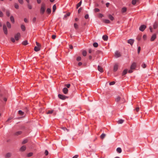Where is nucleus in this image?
<instances>
[{
    "label": "nucleus",
    "instance_id": "f257e3e1",
    "mask_svg": "<svg viewBox=\"0 0 158 158\" xmlns=\"http://www.w3.org/2000/svg\"><path fill=\"white\" fill-rule=\"evenodd\" d=\"M45 10V6L44 3H42L41 4V7L40 9V13L41 14L43 15Z\"/></svg>",
    "mask_w": 158,
    "mask_h": 158
},
{
    "label": "nucleus",
    "instance_id": "f03ea898",
    "mask_svg": "<svg viewBox=\"0 0 158 158\" xmlns=\"http://www.w3.org/2000/svg\"><path fill=\"white\" fill-rule=\"evenodd\" d=\"M58 97L60 99L63 100H64L68 98V97L61 94H59L58 95Z\"/></svg>",
    "mask_w": 158,
    "mask_h": 158
},
{
    "label": "nucleus",
    "instance_id": "7ed1b4c3",
    "mask_svg": "<svg viewBox=\"0 0 158 158\" xmlns=\"http://www.w3.org/2000/svg\"><path fill=\"white\" fill-rule=\"evenodd\" d=\"M3 29L4 34L6 35H7L8 33L5 24L3 25Z\"/></svg>",
    "mask_w": 158,
    "mask_h": 158
},
{
    "label": "nucleus",
    "instance_id": "20e7f679",
    "mask_svg": "<svg viewBox=\"0 0 158 158\" xmlns=\"http://www.w3.org/2000/svg\"><path fill=\"white\" fill-rule=\"evenodd\" d=\"M20 36L21 35L20 33L18 32L15 35V38L16 40H18Z\"/></svg>",
    "mask_w": 158,
    "mask_h": 158
},
{
    "label": "nucleus",
    "instance_id": "39448f33",
    "mask_svg": "<svg viewBox=\"0 0 158 158\" xmlns=\"http://www.w3.org/2000/svg\"><path fill=\"white\" fill-rule=\"evenodd\" d=\"M146 28V26L145 25H141L139 28L140 31H143Z\"/></svg>",
    "mask_w": 158,
    "mask_h": 158
},
{
    "label": "nucleus",
    "instance_id": "423d86ee",
    "mask_svg": "<svg viewBox=\"0 0 158 158\" xmlns=\"http://www.w3.org/2000/svg\"><path fill=\"white\" fill-rule=\"evenodd\" d=\"M136 67V64L135 63H133L131 65L130 69H135Z\"/></svg>",
    "mask_w": 158,
    "mask_h": 158
},
{
    "label": "nucleus",
    "instance_id": "0eeeda50",
    "mask_svg": "<svg viewBox=\"0 0 158 158\" xmlns=\"http://www.w3.org/2000/svg\"><path fill=\"white\" fill-rule=\"evenodd\" d=\"M134 40L132 39H130L128 40L127 43L130 44L131 46H132L134 42Z\"/></svg>",
    "mask_w": 158,
    "mask_h": 158
},
{
    "label": "nucleus",
    "instance_id": "6e6552de",
    "mask_svg": "<svg viewBox=\"0 0 158 158\" xmlns=\"http://www.w3.org/2000/svg\"><path fill=\"white\" fill-rule=\"evenodd\" d=\"M156 34H154L153 35H152V36L150 40L151 41H153L155 40L156 39Z\"/></svg>",
    "mask_w": 158,
    "mask_h": 158
},
{
    "label": "nucleus",
    "instance_id": "1a4fd4ad",
    "mask_svg": "<svg viewBox=\"0 0 158 158\" xmlns=\"http://www.w3.org/2000/svg\"><path fill=\"white\" fill-rule=\"evenodd\" d=\"M63 92L65 94H66L68 93V89L67 88H64L62 90Z\"/></svg>",
    "mask_w": 158,
    "mask_h": 158
},
{
    "label": "nucleus",
    "instance_id": "9d476101",
    "mask_svg": "<svg viewBox=\"0 0 158 158\" xmlns=\"http://www.w3.org/2000/svg\"><path fill=\"white\" fill-rule=\"evenodd\" d=\"M98 70L101 73L103 72V68L100 66L98 65Z\"/></svg>",
    "mask_w": 158,
    "mask_h": 158
},
{
    "label": "nucleus",
    "instance_id": "9b49d317",
    "mask_svg": "<svg viewBox=\"0 0 158 158\" xmlns=\"http://www.w3.org/2000/svg\"><path fill=\"white\" fill-rule=\"evenodd\" d=\"M118 66L117 64H115L114 67L113 71L114 72H116L118 69Z\"/></svg>",
    "mask_w": 158,
    "mask_h": 158
},
{
    "label": "nucleus",
    "instance_id": "f8f14e48",
    "mask_svg": "<svg viewBox=\"0 0 158 158\" xmlns=\"http://www.w3.org/2000/svg\"><path fill=\"white\" fill-rule=\"evenodd\" d=\"M158 26V22L156 21L153 25V28L154 29H156Z\"/></svg>",
    "mask_w": 158,
    "mask_h": 158
},
{
    "label": "nucleus",
    "instance_id": "ddd939ff",
    "mask_svg": "<svg viewBox=\"0 0 158 158\" xmlns=\"http://www.w3.org/2000/svg\"><path fill=\"white\" fill-rule=\"evenodd\" d=\"M26 149V147L25 146H23L21 147L20 149V151L21 152H23Z\"/></svg>",
    "mask_w": 158,
    "mask_h": 158
},
{
    "label": "nucleus",
    "instance_id": "4468645a",
    "mask_svg": "<svg viewBox=\"0 0 158 158\" xmlns=\"http://www.w3.org/2000/svg\"><path fill=\"white\" fill-rule=\"evenodd\" d=\"M115 56L116 57H120L121 56V55L120 54V53L119 52H118L117 51H116L115 52Z\"/></svg>",
    "mask_w": 158,
    "mask_h": 158
},
{
    "label": "nucleus",
    "instance_id": "2eb2a0df",
    "mask_svg": "<svg viewBox=\"0 0 158 158\" xmlns=\"http://www.w3.org/2000/svg\"><path fill=\"white\" fill-rule=\"evenodd\" d=\"M40 49V48L39 47L35 46L34 48V50L35 52H38Z\"/></svg>",
    "mask_w": 158,
    "mask_h": 158
},
{
    "label": "nucleus",
    "instance_id": "dca6fc26",
    "mask_svg": "<svg viewBox=\"0 0 158 158\" xmlns=\"http://www.w3.org/2000/svg\"><path fill=\"white\" fill-rule=\"evenodd\" d=\"M102 39L104 41H107L108 39V36L106 35H104L103 36Z\"/></svg>",
    "mask_w": 158,
    "mask_h": 158
},
{
    "label": "nucleus",
    "instance_id": "f3484780",
    "mask_svg": "<svg viewBox=\"0 0 158 158\" xmlns=\"http://www.w3.org/2000/svg\"><path fill=\"white\" fill-rule=\"evenodd\" d=\"M127 71L128 70L127 69L124 70L122 73V76H123L126 75L127 73Z\"/></svg>",
    "mask_w": 158,
    "mask_h": 158
},
{
    "label": "nucleus",
    "instance_id": "a211bd4d",
    "mask_svg": "<svg viewBox=\"0 0 158 158\" xmlns=\"http://www.w3.org/2000/svg\"><path fill=\"white\" fill-rule=\"evenodd\" d=\"M108 17L111 21H113L114 19V17L111 15H108Z\"/></svg>",
    "mask_w": 158,
    "mask_h": 158
},
{
    "label": "nucleus",
    "instance_id": "6ab92c4d",
    "mask_svg": "<svg viewBox=\"0 0 158 158\" xmlns=\"http://www.w3.org/2000/svg\"><path fill=\"white\" fill-rule=\"evenodd\" d=\"M11 156V154L10 152H8L6 155L5 157L6 158H9Z\"/></svg>",
    "mask_w": 158,
    "mask_h": 158
},
{
    "label": "nucleus",
    "instance_id": "aec40b11",
    "mask_svg": "<svg viewBox=\"0 0 158 158\" xmlns=\"http://www.w3.org/2000/svg\"><path fill=\"white\" fill-rule=\"evenodd\" d=\"M21 29L23 31H25L26 30V27L25 26L23 25H21Z\"/></svg>",
    "mask_w": 158,
    "mask_h": 158
},
{
    "label": "nucleus",
    "instance_id": "412c9836",
    "mask_svg": "<svg viewBox=\"0 0 158 158\" xmlns=\"http://www.w3.org/2000/svg\"><path fill=\"white\" fill-rule=\"evenodd\" d=\"M10 20L11 22L13 23H15V19L14 18V17L13 16H11L10 17Z\"/></svg>",
    "mask_w": 158,
    "mask_h": 158
},
{
    "label": "nucleus",
    "instance_id": "4be33fe9",
    "mask_svg": "<svg viewBox=\"0 0 158 158\" xmlns=\"http://www.w3.org/2000/svg\"><path fill=\"white\" fill-rule=\"evenodd\" d=\"M139 0H132V1L131 3L132 4L134 5L136 4L137 2Z\"/></svg>",
    "mask_w": 158,
    "mask_h": 158
},
{
    "label": "nucleus",
    "instance_id": "5701e85b",
    "mask_svg": "<svg viewBox=\"0 0 158 158\" xmlns=\"http://www.w3.org/2000/svg\"><path fill=\"white\" fill-rule=\"evenodd\" d=\"M127 8L125 7H123L122 9V12L123 13H124L127 11Z\"/></svg>",
    "mask_w": 158,
    "mask_h": 158
},
{
    "label": "nucleus",
    "instance_id": "b1692460",
    "mask_svg": "<svg viewBox=\"0 0 158 158\" xmlns=\"http://www.w3.org/2000/svg\"><path fill=\"white\" fill-rule=\"evenodd\" d=\"M121 97L119 96H118L115 99V101L117 102H118L121 100Z\"/></svg>",
    "mask_w": 158,
    "mask_h": 158
},
{
    "label": "nucleus",
    "instance_id": "393cba45",
    "mask_svg": "<svg viewBox=\"0 0 158 158\" xmlns=\"http://www.w3.org/2000/svg\"><path fill=\"white\" fill-rule=\"evenodd\" d=\"M6 26L8 28H11V26L10 23L8 21L6 22Z\"/></svg>",
    "mask_w": 158,
    "mask_h": 158
},
{
    "label": "nucleus",
    "instance_id": "a878e982",
    "mask_svg": "<svg viewBox=\"0 0 158 158\" xmlns=\"http://www.w3.org/2000/svg\"><path fill=\"white\" fill-rule=\"evenodd\" d=\"M82 3V1H81L79 3H78L77 4V5L76 6V8L78 9L81 5Z\"/></svg>",
    "mask_w": 158,
    "mask_h": 158
},
{
    "label": "nucleus",
    "instance_id": "bb28decb",
    "mask_svg": "<svg viewBox=\"0 0 158 158\" xmlns=\"http://www.w3.org/2000/svg\"><path fill=\"white\" fill-rule=\"evenodd\" d=\"M22 44L24 45H27L28 44L27 41V40H25L23 41L22 43Z\"/></svg>",
    "mask_w": 158,
    "mask_h": 158
},
{
    "label": "nucleus",
    "instance_id": "cd10ccee",
    "mask_svg": "<svg viewBox=\"0 0 158 158\" xmlns=\"http://www.w3.org/2000/svg\"><path fill=\"white\" fill-rule=\"evenodd\" d=\"M18 114L21 116H22L24 114V112L21 110H19L18 111Z\"/></svg>",
    "mask_w": 158,
    "mask_h": 158
},
{
    "label": "nucleus",
    "instance_id": "c85d7f7f",
    "mask_svg": "<svg viewBox=\"0 0 158 158\" xmlns=\"http://www.w3.org/2000/svg\"><path fill=\"white\" fill-rule=\"evenodd\" d=\"M82 55L84 56H85L87 55V52L85 50H83L82 52Z\"/></svg>",
    "mask_w": 158,
    "mask_h": 158
},
{
    "label": "nucleus",
    "instance_id": "c756f323",
    "mask_svg": "<svg viewBox=\"0 0 158 158\" xmlns=\"http://www.w3.org/2000/svg\"><path fill=\"white\" fill-rule=\"evenodd\" d=\"M46 11L48 14H50L51 13V9L49 8H48L47 10Z\"/></svg>",
    "mask_w": 158,
    "mask_h": 158
},
{
    "label": "nucleus",
    "instance_id": "7c9ffc66",
    "mask_svg": "<svg viewBox=\"0 0 158 158\" xmlns=\"http://www.w3.org/2000/svg\"><path fill=\"white\" fill-rule=\"evenodd\" d=\"M141 38V35H138L137 37V40L139 41L140 40Z\"/></svg>",
    "mask_w": 158,
    "mask_h": 158
},
{
    "label": "nucleus",
    "instance_id": "2f4dec72",
    "mask_svg": "<svg viewBox=\"0 0 158 158\" xmlns=\"http://www.w3.org/2000/svg\"><path fill=\"white\" fill-rule=\"evenodd\" d=\"M116 150L117 152L119 153H120L122 152V149L120 148H117Z\"/></svg>",
    "mask_w": 158,
    "mask_h": 158
},
{
    "label": "nucleus",
    "instance_id": "473e14b6",
    "mask_svg": "<svg viewBox=\"0 0 158 158\" xmlns=\"http://www.w3.org/2000/svg\"><path fill=\"white\" fill-rule=\"evenodd\" d=\"M22 133V131H17L15 133V135H18L21 134Z\"/></svg>",
    "mask_w": 158,
    "mask_h": 158
},
{
    "label": "nucleus",
    "instance_id": "72a5a7b5",
    "mask_svg": "<svg viewBox=\"0 0 158 158\" xmlns=\"http://www.w3.org/2000/svg\"><path fill=\"white\" fill-rule=\"evenodd\" d=\"M106 135L104 133H102L100 136V138L102 139H103L105 137Z\"/></svg>",
    "mask_w": 158,
    "mask_h": 158
},
{
    "label": "nucleus",
    "instance_id": "f704fd0d",
    "mask_svg": "<svg viewBox=\"0 0 158 158\" xmlns=\"http://www.w3.org/2000/svg\"><path fill=\"white\" fill-rule=\"evenodd\" d=\"M56 9V6L55 4L53 6V12H55Z\"/></svg>",
    "mask_w": 158,
    "mask_h": 158
},
{
    "label": "nucleus",
    "instance_id": "c9c22d12",
    "mask_svg": "<svg viewBox=\"0 0 158 158\" xmlns=\"http://www.w3.org/2000/svg\"><path fill=\"white\" fill-rule=\"evenodd\" d=\"M104 22L106 23H110V21L108 19H105Z\"/></svg>",
    "mask_w": 158,
    "mask_h": 158
},
{
    "label": "nucleus",
    "instance_id": "e433bc0d",
    "mask_svg": "<svg viewBox=\"0 0 158 158\" xmlns=\"http://www.w3.org/2000/svg\"><path fill=\"white\" fill-rule=\"evenodd\" d=\"M102 53V52L100 50H97L96 52V55H98L99 54Z\"/></svg>",
    "mask_w": 158,
    "mask_h": 158
},
{
    "label": "nucleus",
    "instance_id": "4c0bfd02",
    "mask_svg": "<svg viewBox=\"0 0 158 158\" xmlns=\"http://www.w3.org/2000/svg\"><path fill=\"white\" fill-rule=\"evenodd\" d=\"M33 155V153L32 152H30L27 154V157H30L32 156Z\"/></svg>",
    "mask_w": 158,
    "mask_h": 158
},
{
    "label": "nucleus",
    "instance_id": "58836bf2",
    "mask_svg": "<svg viewBox=\"0 0 158 158\" xmlns=\"http://www.w3.org/2000/svg\"><path fill=\"white\" fill-rule=\"evenodd\" d=\"M14 6H15V7L17 9H18L19 8V5H18V4H17L16 3H15Z\"/></svg>",
    "mask_w": 158,
    "mask_h": 158
},
{
    "label": "nucleus",
    "instance_id": "ea45409f",
    "mask_svg": "<svg viewBox=\"0 0 158 158\" xmlns=\"http://www.w3.org/2000/svg\"><path fill=\"white\" fill-rule=\"evenodd\" d=\"M93 45L94 47L97 48L98 46V44L97 43L95 42L93 43Z\"/></svg>",
    "mask_w": 158,
    "mask_h": 158
},
{
    "label": "nucleus",
    "instance_id": "a19ab883",
    "mask_svg": "<svg viewBox=\"0 0 158 158\" xmlns=\"http://www.w3.org/2000/svg\"><path fill=\"white\" fill-rule=\"evenodd\" d=\"M28 142V140L27 139H25L22 142V144H24L25 143H27Z\"/></svg>",
    "mask_w": 158,
    "mask_h": 158
},
{
    "label": "nucleus",
    "instance_id": "79ce46f5",
    "mask_svg": "<svg viewBox=\"0 0 158 158\" xmlns=\"http://www.w3.org/2000/svg\"><path fill=\"white\" fill-rule=\"evenodd\" d=\"M74 28L75 29H77L78 28V25L76 23H75L74 24Z\"/></svg>",
    "mask_w": 158,
    "mask_h": 158
},
{
    "label": "nucleus",
    "instance_id": "37998d69",
    "mask_svg": "<svg viewBox=\"0 0 158 158\" xmlns=\"http://www.w3.org/2000/svg\"><path fill=\"white\" fill-rule=\"evenodd\" d=\"M124 122V120L121 119L118 121V123L119 124L122 123Z\"/></svg>",
    "mask_w": 158,
    "mask_h": 158
},
{
    "label": "nucleus",
    "instance_id": "c03bdc74",
    "mask_svg": "<svg viewBox=\"0 0 158 158\" xmlns=\"http://www.w3.org/2000/svg\"><path fill=\"white\" fill-rule=\"evenodd\" d=\"M53 110H48L46 112V114H52L53 113Z\"/></svg>",
    "mask_w": 158,
    "mask_h": 158
},
{
    "label": "nucleus",
    "instance_id": "a18cd8bd",
    "mask_svg": "<svg viewBox=\"0 0 158 158\" xmlns=\"http://www.w3.org/2000/svg\"><path fill=\"white\" fill-rule=\"evenodd\" d=\"M6 15L7 16L9 17L10 15V12L9 10H7L6 12Z\"/></svg>",
    "mask_w": 158,
    "mask_h": 158
},
{
    "label": "nucleus",
    "instance_id": "49530a36",
    "mask_svg": "<svg viewBox=\"0 0 158 158\" xmlns=\"http://www.w3.org/2000/svg\"><path fill=\"white\" fill-rule=\"evenodd\" d=\"M70 13L69 12H68V13H67L64 16V17L66 18V17H67V16H69L70 15Z\"/></svg>",
    "mask_w": 158,
    "mask_h": 158
},
{
    "label": "nucleus",
    "instance_id": "de8ad7c7",
    "mask_svg": "<svg viewBox=\"0 0 158 158\" xmlns=\"http://www.w3.org/2000/svg\"><path fill=\"white\" fill-rule=\"evenodd\" d=\"M94 11L95 12H97L100 11V10L97 8H95L94 9Z\"/></svg>",
    "mask_w": 158,
    "mask_h": 158
},
{
    "label": "nucleus",
    "instance_id": "09e8293b",
    "mask_svg": "<svg viewBox=\"0 0 158 158\" xmlns=\"http://www.w3.org/2000/svg\"><path fill=\"white\" fill-rule=\"evenodd\" d=\"M76 60L77 61H79L81 60V57L80 56H78L77 57Z\"/></svg>",
    "mask_w": 158,
    "mask_h": 158
},
{
    "label": "nucleus",
    "instance_id": "8fccbe9b",
    "mask_svg": "<svg viewBox=\"0 0 158 158\" xmlns=\"http://www.w3.org/2000/svg\"><path fill=\"white\" fill-rule=\"evenodd\" d=\"M36 45L37 46V47H40V48H41V45L38 42H36Z\"/></svg>",
    "mask_w": 158,
    "mask_h": 158
},
{
    "label": "nucleus",
    "instance_id": "3c124183",
    "mask_svg": "<svg viewBox=\"0 0 158 158\" xmlns=\"http://www.w3.org/2000/svg\"><path fill=\"white\" fill-rule=\"evenodd\" d=\"M65 86H66L67 88H69L70 86V84H67L65 85Z\"/></svg>",
    "mask_w": 158,
    "mask_h": 158
},
{
    "label": "nucleus",
    "instance_id": "603ef678",
    "mask_svg": "<svg viewBox=\"0 0 158 158\" xmlns=\"http://www.w3.org/2000/svg\"><path fill=\"white\" fill-rule=\"evenodd\" d=\"M115 83V82L114 81H113L110 82L109 83V85H112L114 84Z\"/></svg>",
    "mask_w": 158,
    "mask_h": 158
},
{
    "label": "nucleus",
    "instance_id": "864d4df0",
    "mask_svg": "<svg viewBox=\"0 0 158 158\" xmlns=\"http://www.w3.org/2000/svg\"><path fill=\"white\" fill-rule=\"evenodd\" d=\"M141 50V48L140 47H139L138 48V53L139 54Z\"/></svg>",
    "mask_w": 158,
    "mask_h": 158
},
{
    "label": "nucleus",
    "instance_id": "5fc2aeb1",
    "mask_svg": "<svg viewBox=\"0 0 158 158\" xmlns=\"http://www.w3.org/2000/svg\"><path fill=\"white\" fill-rule=\"evenodd\" d=\"M82 10V7H81L78 10V13H80L81 11Z\"/></svg>",
    "mask_w": 158,
    "mask_h": 158
},
{
    "label": "nucleus",
    "instance_id": "6e6d98bb",
    "mask_svg": "<svg viewBox=\"0 0 158 158\" xmlns=\"http://www.w3.org/2000/svg\"><path fill=\"white\" fill-rule=\"evenodd\" d=\"M44 153L46 156H47L48 155V152L47 150H45Z\"/></svg>",
    "mask_w": 158,
    "mask_h": 158
},
{
    "label": "nucleus",
    "instance_id": "4d7b16f0",
    "mask_svg": "<svg viewBox=\"0 0 158 158\" xmlns=\"http://www.w3.org/2000/svg\"><path fill=\"white\" fill-rule=\"evenodd\" d=\"M19 2L21 4H22L23 3V0H18Z\"/></svg>",
    "mask_w": 158,
    "mask_h": 158
},
{
    "label": "nucleus",
    "instance_id": "13d9d810",
    "mask_svg": "<svg viewBox=\"0 0 158 158\" xmlns=\"http://www.w3.org/2000/svg\"><path fill=\"white\" fill-rule=\"evenodd\" d=\"M11 41L13 42L14 43L15 42V40L13 37H11L10 39Z\"/></svg>",
    "mask_w": 158,
    "mask_h": 158
},
{
    "label": "nucleus",
    "instance_id": "bf43d9fd",
    "mask_svg": "<svg viewBox=\"0 0 158 158\" xmlns=\"http://www.w3.org/2000/svg\"><path fill=\"white\" fill-rule=\"evenodd\" d=\"M28 8L29 9H32V6L31 5L29 4H28Z\"/></svg>",
    "mask_w": 158,
    "mask_h": 158
},
{
    "label": "nucleus",
    "instance_id": "052dcab7",
    "mask_svg": "<svg viewBox=\"0 0 158 158\" xmlns=\"http://www.w3.org/2000/svg\"><path fill=\"white\" fill-rule=\"evenodd\" d=\"M142 67L143 68H145L146 67V64H144V63H143V64L142 65Z\"/></svg>",
    "mask_w": 158,
    "mask_h": 158
},
{
    "label": "nucleus",
    "instance_id": "680f3d73",
    "mask_svg": "<svg viewBox=\"0 0 158 158\" xmlns=\"http://www.w3.org/2000/svg\"><path fill=\"white\" fill-rule=\"evenodd\" d=\"M89 16L88 14H86L85 16V18L86 19H87L89 18Z\"/></svg>",
    "mask_w": 158,
    "mask_h": 158
},
{
    "label": "nucleus",
    "instance_id": "e2e57ef3",
    "mask_svg": "<svg viewBox=\"0 0 158 158\" xmlns=\"http://www.w3.org/2000/svg\"><path fill=\"white\" fill-rule=\"evenodd\" d=\"M56 35H52V38L53 39H55L56 38Z\"/></svg>",
    "mask_w": 158,
    "mask_h": 158
},
{
    "label": "nucleus",
    "instance_id": "0e129e2a",
    "mask_svg": "<svg viewBox=\"0 0 158 158\" xmlns=\"http://www.w3.org/2000/svg\"><path fill=\"white\" fill-rule=\"evenodd\" d=\"M135 110L136 112H138L139 110V107H136Z\"/></svg>",
    "mask_w": 158,
    "mask_h": 158
},
{
    "label": "nucleus",
    "instance_id": "69168bd1",
    "mask_svg": "<svg viewBox=\"0 0 158 158\" xmlns=\"http://www.w3.org/2000/svg\"><path fill=\"white\" fill-rule=\"evenodd\" d=\"M3 14L1 11H0V17H3Z\"/></svg>",
    "mask_w": 158,
    "mask_h": 158
},
{
    "label": "nucleus",
    "instance_id": "338daca9",
    "mask_svg": "<svg viewBox=\"0 0 158 158\" xmlns=\"http://www.w3.org/2000/svg\"><path fill=\"white\" fill-rule=\"evenodd\" d=\"M103 16V15L102 14H99V17L100 18H102Z\"/></svg>",
    "mask_w": 158,
    "mask_h": 158
},
{
    "label": "nucleus",
    "instance_id": "774afa93",
    "mask_svg": "<svg viewBox=\"0 0 158 158\" xmlns=\"http://www.w3.org/2000/svg\"><path fill=\"white\" fill-rule=\"evenodd\" d=\"M147 38V36L146 35H144L143 36V38L144 40H145Z\"/></svg>",
    "mask_w": 158,
    "mask_h": 158
}]
</instances>
